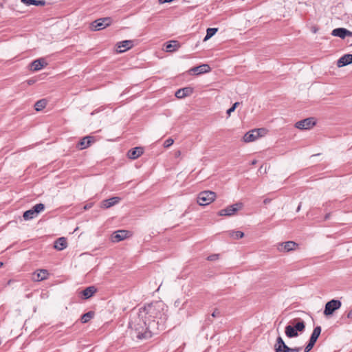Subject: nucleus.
<instances>
[{"label":"nucleus","instance_id":"1","mask_svg":"<svg viewBox=\"0 0 352 352\" xmlns=\"http://www.w3.org/2000/svg\"><path fill=\"white\" fill-rule=\"evenodd\" d=\"M128 327L133 340H146L157 333L159 321L148 320L140 308L133 309L130 313Z\"/></svg>","mask_w":352,"mask_h":352},{"label":"nucleus","instance_id":"2","mask_svg":"<svg viewBox=\"0 0 352 352\" xmlns=\"http://www.w3.org/2000/svg\"><path fill=\"white\" fill-rule=\"evenodd\" d=\"M140 309L142 313L145 314V317L148 320H155V322L159 321V326L164 323L168 318L166 314L167 309H165L164 305L161 302L155 301Z\"/></svg>","mask_w":352,"mask_h":352},{"label":"nucleus","instance_id":"3","mask_svg":"<svg viewBox=\"0 0 352 352\" xmlns=\"http://www.w3.org/2000/svg\"><path fill=\"white\" fill-rule=\"evenodd\" d=\"M305 329V323L303 320H300L294 325H287L285 333L288 338H292L298 336V332H303Z\"/></svg>","mask_w":352,"mask_h":352},{"label":"nucleus","instance_id":"4","mask_svg":"<svg viewBox=\"0 0 352 352\" xmlns=\"http://www.w3.org/2000/svg\"><path fill=\"white\" fill-rule=\"evenodd\" d=\"M216 198L214 192L204 190L199 193L197 203L200 206H207L212 202Z\"/></svg>","mask_w":352,"mask_h":352},{"label":"nucleus","instance_id":"5","mask_svg":"<svg viewBox=\"0 0 352 352\" xmlns=\"http://www.w3.org/2000/svg\"><path fill=\"white\" fill-rule=\"evenodd\" d=\"M243 205L241 202L236 203L234 204L230 205L227 208L220 210L218 212V215L219 216H227L230 217L234 215L237 211L241 210L243 208Z\"/></svg>","mask_w":352,"mask_h":352},{"label":"nucleus","instance_id":"6","mask_svg":"<svg viewBox=\"0 0 352 352\" xmlns=\"http://www.w3.org/2000/svg\"><path fill=\"white\" fill-rule=\"evenodd\" d=\"M342 302L340 300L332 299L328 301L324 307V315L326 316H331L333 312L341 307Z\"/></svg>","mask_w":352,"mask_h":352},{"label":"nucleus","instance_id":"7","mask_svg":"<svg viewBox=\"0 0 352 352\" xmlns=\"http://www.w3.org/2000/svg\"><path fill=\"white\" fill-rule=\"evenodd\" d=\"M132 236V232L126 230H119L111 233V243H118Z\"/></svg>","mask_w":352,"mask_h":352},{"label":"nucleus","instance_id":"8","mask_svg":"<svg viewBox=\"0 0 352 352\" xmlns=\"http://www.w3.org/2000/svg\"><path fill=\"white\" fill-rule=\"evenodd\" d=\"M321 331L322 329L320 326H317L314 329L313 332L310 336L309 342L304 349V352H309L313 349L318 337L321 333Z\"/></svg>","mask_w":352,"mask_h":352},{"label":"nucleus","instance_id":"9","mask_svg":"<svg viewBox=\"0 0 352 352\" xmlns=\"http://www.w3.org/2000/svg\"><path fill=\"white\" fill-rule=\"evenodd\" d=\"M110 25V17L100 18L95 20L91 24V28L94 31L101 30Z\"/></svg>","mask_w":352,"mask_h":352},{"label":"nucleus","instance_id":"10","mask_svg":"<svg viewBox=\"0 0 352 352\" xmlns=\"http://www.w3.org/2000/svg\"><path fill=\"white\" fill-rule=\"evenodd\" d=\"M98 289L94 285H91L80 292H78V297L82 300H88L91 298L96 292Z\"/></svg>","mask_w":352,"mask_h":352},{"label":"nucleus","instance_id":"11","mask_svg":"<svg viewBox=\"0 0 352 352\" xmlns=\"http://www.w3.org/2000/svg\"><path fill=\"white\" fill-rule=\"evenodd\" d=\"M314 118L310 117L297 122L295 126L299 129H309L316 125Z\"/></svg>","mask_w":352,"mask_h":352},{"label":"nucleus","instance_id":"12","mask_svg":"<svg viewBox=\"0 0 352 352\" xmlns=\"http://www.w3.org/2000/svg\"><path fill=\"white\" fill-rule=\"evenodd\" d=\"M133 47V41L125 40L118 42L116 45V52L117 54L124 52Z\"/></svg>","mask_w":352,"mask_h":352},{"label":"nucleus","instance_id":"13","mask_svg":"<svg viewBox=\"0 0 352 352\" xmlns=\"http://www.w3.org/2000/svg\"><path fill=\"white\" fill-rule=\"evenodd\" d=\"M263 131H264L263 129H257L246 133L243 136V141L245 142H250L254 141L261 135V133Z\"/></svg>","mask_w":352,"mask_h":352},{"label":"nucleus","instance_id":"14","mask_svg":"<svg viewBox=\"0 0 352 352\" xmlns=\"http://www.w3.org/2000/svg\"><path fill=\"white\" fill-rule=\"evenodd\" d=\"M298 245L296 242L289 241L285 243H278L277 249L279 252H288L294 250Z\"/></svg>","mask_w":352,"mask_h":352},{"label":"nucleus","instance_id":"15","mask_svg":"<svg viewBox=\"0 0 352 352\" xmlns=\"http://www.w3.org/2000/svg\"><path fill=\"white\" fill-rule=\"evenodd\" d=\"M331 35L344 39L346 36H352V32L344 28H338L333 30Z\"/></svg>","mask_w":352,"mask_h":352},{"label":"nucleus","instance_id":"16","mask_svg":"<svg viewBox=\"0 0 352 352\" xmlns=\"http://www.w3.org/2000/svg\"><path fill=\"white\" fill-rule=\"evenodd\" d=\"M289 348L280 336L276 338L274 346L275 352H288Z\"/></svg>","mask_w":352,"mask_h":352},{"label":"nucleus","instance_id":"17","mask_svg":"<svg viewBox=\"0 0 352 352\" xmlns=\"http://www.w3.org/2000/svg\"><path fill=\"white\" fill-rule=\"evenodd\" d=\"M144 148L142 146H136L129 149L127 152V157L131 160H135L144 153Z\"/></svg>","mask_w":352,"mask_h":352},{"label":"nucleus","instance_id":"18","mask_svg":"<svg viewBox=\"0 0 352 352\" xmlns=\"http://www.w3.org/2000/svg\"><path fill=\"white\" fill-rule=\"evenodd\" d=\"M194 89L191 87H186L184 88L179 89L175 92V97L182 99L185 97L190 96L193 93Z\"/></svg>","mask_w":352,"mask_h":352},{"label":"nucleus","instance_id":"19","mask_svg":"<svg viewBox=\"0 0 352 352\" xmlns=\"http://www.w3.org/2000/svg\"><path fill=\"white\" fill-rule=\"evenodd\" d=\"M47 65L45 60L43 58L34 60L32 62L30 69L33 72H37Z\"/></svg>","mask_w":352,"mask_h":352},{"label":"nucleus","instance_id":"20","mask_svg":"<svg viewBox=\"0 0 352 352\" xmlns=\"http://www.w3.org/2000/svg\"><path fill=\"white\" fill-rule=\"evenodd\" d=\"M94 141V138L92 136H85L82 138L77 144V147L80 150L85 149L89 147L91 142Z\"/></svg>","mask_w":352,"mask_h":352},{"label":"nucleus","instance_id":"21","mask_svg":"<svg viewBox=\"0 0 352 352\" xmlns=\"http://www.w3.org/2000/svg\"><path fill=\"white\" fill-rule=\"evenodd\" d=\"M181 47V44L178 41L172 40L165 43V48L167 52H173L177 51Z\"/></svg>","mask_w":352,"mask_h":352},{"label":"nucleus","instance_id":"22","mask_svg":"<svg viewBox=\"0 0 352 352\" xmlns=\"http://www.w3.org/2000/svg\"><path fill=\"white\" fill-rule=\"evenodd\" d=\"M352 63V54H346L341 56L337 62V65L338 67H342L344 66H346L349 64Z\"/></svg>","mask_w":352,"mask_h":352},{"label":"nucleus","instance_id":"23","mask_svg":"<svg viewBox=\"0 0 352 352\" xmlns=\"http://www.w3.org/2000/svg\"><path fill=\"white\" fill-rule=\"evenodd\" d=\"M211 69L210 67L208 64H203L197 67H194L190 69V72H192L194 74L199 75L205 74L206 72H210Z\"/></svg>","mask_w":352,"mask_h":352},{"label":"nucleus","instance_id":"24","mask_svg":"<svg viewBox=\"0 0 352 352\" xmlns=\"http://www.w3.org/2000/svg\"><path fill=\"white\" fill-rule=\"evenodd\" d=\"M49 273L46 270H39L35 272L33 274V279L34 281H41L47 278Z\"/></svg>","mask_w":352,"mask_h":352},{"label":"nucleus","instance_id":"25","mask_svg":"<svg viewBox=\"0 0 352 352\" xmlns=\"http://www.w3.org/2000/svg\"><path fill=\"white\" fill-rule=\"evenodd\" d=\"M67 246V242L65 237H60L57 239L54 245V248L58 250H63Z\"/></svg>","mask_w":352,"mask_h":352},{"label":"nucleus","instance_id":"26","mask_svg":"<svg viewBox=\"0 0 352 352\" xmlns=\"http://www.w3.org/2000/svg\"><path fill=\"white\" fill-rule=\"evenodd\" d=\"M47 100L45 99H41L36 102L34 104V109L36 111H39L45 108L47 105Z\"/></svg>","mask_w":352,"mask_h":352},{"label":"nucleus","instance_id":"27","mask_svg":"<svg viewBox=\"0 0 352 352\" xmlns=\"http://www.w3.org/2000/svg\"><path fill=\"white\" fill-rule=\"evenodd\" d=\"M95 314L92 311H89L82 315L80 320L82 323L88 322L91 318H94Z\"/></svg>","mask_w":352,"mask_h":352},{"label":"nucleus","instance_id":"28","mask_svg":"<svg viewBox=\"0 0 352 352\" xmlns=\"http://www.w3.org/2000/svg\"><path fill=\"white\" fill-rule=\"evenodd\" d=\"M36 214L32 210V209L28 210L23 212V217L24 220H31L36 217Z\"/></svg>","mask_w":352,"mask_h":352},{"label":"nucleus","instance_id":"29","mask_svg":"<svg viewBox=\"0 0 352 352\" xmlns=\"http://www.w3.org/2000/svg\"><path fill=\"white\" fill-rule=\"evenodd\" d=\"M22 2L28 6H44L45 4L44 0H22Z\"/></svg>","mask_w":352,"mask_h":352},{"label":"nucleus","instance_id":"30","mask_svg":"<svg viewBox=\"0 0 352 352\" xmlns=\"http://www.w3.org/2000/svg\"><path fill=\"white\" fill-rule=\"evenodd\" d=\"M218 31V28H209L206 30V35L204 39V41H207L212 36H214L216 32Z\"/></svg>","mask_w":352,"mask_h":352},{"label":"nucleus","instance_id":"31","mask_svg":"<svg viewBox=\"0 0 352 352\" xmlns=\"http://www.w3.org/2000/svg\"><path fill=\"white\" fill-rule=\"evenodd\" d=\"M32 210L38 215L41 212L45 209V205L43 204H37L32 208Z\"/></svg>","mask_w":352,"mask_h":352},{"label":"nucleus","instance_id":"32","mask_svg":"<svg viewBox=\"0 0 352 352\" xmlns=\"http://www.w3.org/2000/svg\"><path fill=\"white\" fill-rule=\"evenodd\" d=\"M243 236L244 233L241 231H232L231 234V236L236 239H241Z\"/></svg>","mask_w":352,"mask_h":352},{"label":"nucleus","instance_id":"33","mask_svg":"<svg viewBox=\"0 0 352 352\" xmlns=\"http://www.w3.org/2000/svg\"><path fill=\"white\" fill-rule=\"evenodd\" d=\"M101 208H110V198L106 199L105 200L102 201L101 203Z\"/></svg>","mask_w":352,"mask_h":352},{"label":"nucleus","instance_id":"34","mask_svg":"<svg viewBox=\"0 0 352 352\" xmlns=\"http://www.w3.org/2000/svg\"><path fill=\"white\" fill-rule=\"evenodd\" d=\"M173 142H174V141L172 138H168V139L166 140L165 142H164V146L165 148H168L173 144Z\"/></svg>","mask_w":352,"mask_h":352},{"label":"nucleus","instance_id":"35","mask_svg":"<svg viewBox=\"0 0 352 352\" xmlns=\"http://www.w3.org/2000/svg\"><path fill=\"white\" fill-rule=\"evenodd\" d=\"M121 200L119 197H111V206L117 204Z\"/></svg>","mask_w":352,"mask_h":352},{"label":"nucleus","instance_id":"36","mask_svg":"<svg viewBox=\"0 0 352 352\" xmlns=\"http://www.w3.org/2000/svg\"><path fill=\"white\" fill-rule=\"evenodd\" d=\"M221 316V312L219 311V310L218 309H215L214 310V311L212 312V314H211V316L213 318H218V317H220Z\"/></svg>","mask_w":352,"mask_h":352},{"label":"nucleus","instance_id":"37","mask_svg":"<svg viewBox=\"0 0 352 352\" xmlns=\"http://www.w3.org/2000/svg\"><path fill=\"white\" fill-rule=\"evenodd\" d=\"M302 349L301 347L289 348L288 352H299Z\"/></svg>","mask_w":352,"mask_h":352},{"label":"nucleus","instance_id":"38","mask_svg":"<svg viewBox=\"0 0 352 352\" xmlns=\"http://www.w3.org/2000/svg\"><path fill=\"white\" fill-rule=\"evenodd\" d=\"M217 257H218V255H217V254H212V255H210V256H208L207 259H208V261H214V260H215Z\"/></svg>","mask_w":352,"mask_h":352},{"label":"nucleus","instance_id":"39","mask_svg":"<svg viewBox=\"0 0 352 352\" xmlns=\"http://www.w3.org/2000/svg\"><path fill=\"white\" fill-rule=\"evenodd\" d=\"M235 110H234L232 107L229 108L227 111H226V113L228 115V116H230L231 115V113L232 112H234Z\"/></svg>","mask_w":352,"mask_h":352},{"label":"nucleus","instance_id":"40","mask_svg":"<svg viewBox=\"0 0 352 352\" xmlns=\"http://www.w3.org/2000/svg\"><path fill=\"white\" fill-rule=\"evenodd\" d=\"M35 82H36V80H34V79H32V78L29 79V80H27V82H28V84L29 85H33Z\"/></svg>","mask_w":352,"mask_h":352},{"label":"nucleus","instance_id":"41","mask_svg":"<svg viewBox=\"0 0 352 352\" xmlns=\"http://www.w3.org/2000/svg\"><path fill=\"white\" fill-rule=\"evenodd\" d=\"M239 102H234L232 106L231 107L234 110H235L236 109V107L239 106Z\"/></svg>","mask_w":352,"mask_h":352},{"label":"nucleus","instance_id":"42","mask_svg":"<svg viewBox=\"0 0 352 352\" xmlns=\"http://www.w3.org/2000/svg\"><path fill=\"white\" fill-rule=\"evenodd\" d=\"M272 199H270V198H266L263 200V204H270L271 202Z\"/></svg>","mask_w":352,"mask_h":352},{"label":"nucleus","instance_id":"43","mask_svg":"<svg viewBox=\"0 0 352 352\" xmlns=\"http://www.w3.org/2000/svg\"><path fill=\"white\" fill-rule=\"evenodd\" d=\"M212 322V320L210 319V317H208L206 320V323L207 325H209Z\"/></svg>","mask_w":352,"mask_h":352},{"label":"nucleus","instance_id":"44","mask_svg":"<svg viewBox=\"0 0 352 352\" xmlns=\"http://www.w3.org/2000/svg\"><path fill=\"white\" fill-rule=\"evenodd\" d=\"M347 318L349 319H352V309L348 312Z\"/></svg>","mask_w":352,"mask_h":352},{"label":"nucleus","instance_id":"45","mask_svg":"<svg viewBox=\"0 0 352 352\" xmlns=\"http://www.w3.org/2000/svg\"><path fill=\"white\" fill-rule=\"evenodd\" d=\"M92 206V204H86L85 206H84V209L85 210H88L89 208H91Z\"/></svg>","mask_w":352,"mask_h":352},{"label":"nucleus","instance_id":"46","mask_svg":"<svg viewBox=\"0 0 352 352\" xmlns=\"http://www.w3.org/2000/svg\"><path fill=\"white\" fill-rule=\"evenodd\" d=\"M173 0H159L160 3H168V2H171L173 1Z\"/></svg>","mask_w":352,"mask_h":352},{"label":"nucleus","instance_id":"47","mask_svg":"<svg viewBox=\"0 0 352 352\" xmlns=\"http://www.w3.org/2000/svg\"><path fill=\"white\" fill-rule=\"evenodd\" d=\"M330 216H331V213H330V212H329V213L326 214H325V216H324V220H327V219H329L330 218Z\"/></svg>","mask_w":352,"mask_h":352},{"label":"nucleus","instance_id":"48","mask_svg":"<svg viewBox=\"0 0 352 352\" xmlns=\"http://www.w3.org/2000/svg\"><path fill=\"white\" fill-rule=\"evenodd\" d=\"M300 208H301V203H300V204L298 205L297 209H296V212H299L300 210Z\"/></svg>","mask_w":352,"mask_h":352},{"label":"nucleus","instance_id":"49","mask_svg":"<svg viewBox=\"0 0 352 352\" xmlns=\"http://www.w3.org/2000/svg\"><path fill=\"white\" fill-rule=\"evenodd\" d=\"M256 164V160H253V161L252 162V164H253V165H254V164Z\"/></svg>","mask_w":352,"mask_h":352},{"label":"nucleus","instance_id":"50","mask_svg":"<svg viewBox=\"0 0 352 352\" xmlns=\"http://www.w3.org/2000/svg\"><path fill=\"white\" fill-rule=\"evenodd\" d=\"M3 265V262L0 261V268Z\"/></svg>","mask_w":352,"mask_h":352}]
</instances>
